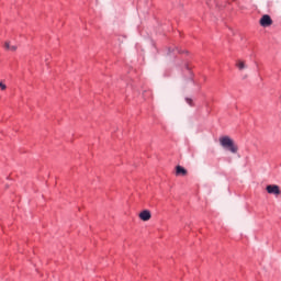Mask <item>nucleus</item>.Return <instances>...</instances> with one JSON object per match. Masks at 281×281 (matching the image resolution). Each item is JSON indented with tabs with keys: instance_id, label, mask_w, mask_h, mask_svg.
I'll use <instances>...</instances> for the list:
<instances>
[{
	"instance_id": "1",
	"label": "nucleus",
	"mask_w": 281,
	"mask_h": 281,
	"mask_svg": "<svg viewBox=\"0 0 281 281\" xmlns=\"http://www.w3.org/2000/svg\"><path fill=\"white\" fill-rule=\"evenodd\" d=\"M220 144L225 148V150H229L233 155H236L238 153V145L234 143V139H232L229 136H223L220 138Z\"/></svg>"
},
{
	"instance_id": "7",
	"label": "nucleus",
	"mask_w": 281,
	"mask_h": 281,
	"mask_svg": "<svg viewBox=\"0 0 281 281\" xmlns=\"http://www.w3.org/2000/svg\"><path fill=\"white\" fill-rule=\"evenodd\" d=\"M4 48H5L8 52H16V46H15V45H10V42H5V43H4Z\"/></svg>"
},
{
	"instance_id": "9",
	"label": "nucleus",
	"mask_w": 281,
	"mask_h": 281,
	"mask_svg": "<svg viewBox=\"0 0 281 281\" xmlns=\"http://www.w3.org/2000/svg\"><path fill=\"white\" fill-rule=\"evenodd\" d=\"M186 102L189 103L190 106H192V99L187 98V99H186Z\"/></svg>"
},
{
	"instance_id": "4",
	"label": "nucleus",
	"mask_w": 281,
	"mask_h": 281,
	"mask_svg": "<svg viewBox=\"0 0 281 281\" xmlns=\"http://www.w3.org/2000/svg\"><path fill=\"white\" fill-rule=\"evenodd\" d=\"M188 175V170L182 166L178 165L176 167V177H186Z\"/></svg>"
},
{
	"instance_id": "5",
	"label": "nucleus",
	"mask_w": 281,
	"mask_h": 281,
	"mask_svg": "<svg viewBox=\"0 0 281 281\" xmlns=\"http://www.w3.org/2000/svg\"><path fill=\"white\" fill-rule=\"evenodd\" d=\"M139 218H140V221H148L149 218H151V214H150V211H148V210H144L143 212H140L139 213Z\"/></svg>"
},
{
	"instance_id": "2",
	"label": "nucleus",
	"mask_w": 281,
	"mask_h": 281,
	"mask_svg": "<svg viewBox=\"0 0 281 281\" xmlns=\"http://www.w3.org/2000/svg\"><path fill=\"white\" fill-rule=\"evenodd\" d=\"M259 23L261 27H269L273 25V20H271V16L269 14H265L261 16Z\"/></svg>"
},
{
	"instance_id": "8",
	"label": "nucleus",
	"mask_w": 281,
	"mask_h": 281,
	"mask_svg": "<svg viewBox=\"0 0 281 281\" xmlns=\"http://www.w3.org/2000/svg\"><path fill=\"white\" fill-rule=\"evenodd\" d=\"M0 89L1 91H5V89H8V86H5V83L0 82Z\"/></svg>"
},
{
	"instance_id": "3",
	"label": "nucleus",
	"mask_w": 281,
	"mask_h": 281,
	"mask_svg": "<svg viewBox=\"0 0 281 281\" xmlns=\"http://www.w3.org/2000/svg\"><path fill=\"white\" fill-rule=\"evenodd\" d=\"M266 190L268 194H273L274 196H280L281 194L280 187L277 184L267 186Z\"/></svg>"
},
{
	"instance_id": "6",
	"label": "nucleus",
	"mask_w": 281,
	"mask_h": 281,
	"mask_svg": "<svg viewBox=\"0 0 281 281\" xmlns=\"http://www.w3.org/2000/svg\"><path fill=\"white\" fill-rule=\"evenodd\" d=\"M236 67L239 71H243L244 69H247V64H245L244 60H237L236 61Z\"/></svg>"
}]
</instances>
